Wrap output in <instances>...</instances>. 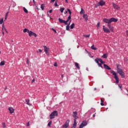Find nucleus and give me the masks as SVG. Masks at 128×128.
<instances>
[{"label": "nucleus", "instance_id": "nucleus-52", "mask_svg": "<svg viewBox=\"0 0 128 128\" xmlns=\"http://www.w3.org/2000/svg\"><path fill=\"white\" fill-rule=\"evenodd\" d=\"M56 0H51V2H54Z\"/></svg>", "mask_w": 128, "mask_h": 128}, {"label": "nucleus", "instance_id": "nucleus-45", "mask_svg": "<svg viewBox=\"0 0 128 128\" xmlns=\"http://www.w3.org/2000/svg\"><path fill=\"white\" fill-rule=\"evenodd\" d=\"M54 66H58V64L56 62L54 64Z\"/></svg>", "mask_w": 128, "mask_h": 128}, {"label": "nucleus", "instance_id": "nucleus-15", "mask_svg": "<svg viewBox=\"0 0 128 128\" xmlns=\"http://www.w3.org/2000/svg\"><path fill=\"white\" fill-rule=\"evenodd\" d=\"M120 64H116V68H117V72H118V70H122V68H120Z\"/></svg>", "mask_w": 128, "mask_h": 128}, {"label": "nucleus", "instance_id": "nucleus-41", "mask_svg": "<svg viewBox=\"0 0 128 128\" xmlns=\"http://www.w3.org/2000/svg\"><path fill=\"white\" fill-rule=\"evenodd\" d=\"M50 124H52V121H50V122L48 123V126H50Z\"/></svg>", "mask_w": 128, "mask_h": 128}, {"label": "nucleus", "instance_id": "nucleus-30", "mask_svg": "<svg viewBox=\"0 0 128 128\" xmlns=\"http://www.w3.org/2000/svg\"><path fill=\"white\" fill-rule=\"evenodd\" d=\"M66 30H70V24H68L66 26Z\"/></svg>", "mask_w": 128, "mask_h": 128}, {"label": "nucleus", "instance_id": "nucleus-63", "mask_svg": "<svg viewBox=\"0 0 128 128\" xmlns=\"http://www.w3.org/2000/svg\"><path fill=\"white\" fill-rule=\"evenodd\" d=\"M62 78H64V76L63 75H62Z\"/></svg>", "mask_w": 128, "mask_h": 128}, {"label": "nucleus", "instance_id": "nucleus-5", "mask_svg": "<svg viewBox=\"0 0 128 128\" xmlns=\"http://www.w3.org/2000/svg\"><path fill=\"white\" fill-rule=\"evenodd\" d=\"M118 74H120L122 78H124V72H122V69H121V70H119L118 71Z\"/></svg>", "mask_w": 128, "mask_h": 128}, {"label": "nucleus", "instance_id": "nucleus-46", "mask_svg": "<svg viewBox=\"0 0 128 128\" xmlns=\"http://www.w3.org/2000/svg\"><path fill=\"white\" fill-rule=\"evenodd\" d=\"M30 126V122H27L26 124V126Z\"/></svg>", "mask_w": 128, "mask_h": 128}, {"label": "nucleus", "instance_id": "nucleus-32", "mask_svg": "<svg viewBox=\"0 0 128 128\" xmlns=\"http://www.w3.org/2000/svg\"><path fill=\"white\" fill-rule=\"evenodd\" d=\"M2 22H4V18H1L0 20V24H2Z\"/></svg>", "mask_w": 128, "mask_h": 128}, {"label": "nucleus", "instance_id": "nucleus-6", "mask_svg": "<svg viewBox=\"0 0 128 128\" xmlns=\"http://www.w3.org/2000/svg\"><path fill=\"white\" fill-rule=\"evenodd\" d=\"M70 124V120H67L65 124L62 125V128H66Z\"/></svg>", "mask_w": 128, "mask_h": 128}, {"label": "nucleus", "instance_id": "nucleus-58", "mask_svg": "<svg viewBox=\"0 0 128 128\" xmlns=\"http://www.w3.org/2000/svg\"><path fill=\"white\" fill-rule=\"evenodd\" d=\"M6 18H8V16H6L5 17V20H6Z\"/></svg>", "mask_w": 128, "mask_h": 128}, {"label": "nucleus", "instance_id": "nucleus-4", "mask_svg": "<svg viewBox=\"0 0 128 128\" xmlns=\"http://www.w3.org/2000/svg\"><path fill=\"white\" fill-rule=\"evenodd\" d=\"M104 4H106V2H104V1L103 0H100V1L97 4V6H104Z\"/></svg>", "mask_w": 128, "mask_h": 128}, {"label": "nucleus", "instance_id": "nucleus-14", "mask_svg": "<svg viewBox=\"0 0 128 128\" xmlns=\"http://www.w3.org/2000/svg\"><path fill=\"white\" fill-rule=\"evenodd\" d=\"M8 110L10 114H12L14 112V110L13 109V108L11 107L8 108Z\"/></svg>", "mask_w": 128, "mask_h": 128}, {"label": "nucleus", "instance_id": "nucleus-1", "mask_svg": "<svg viewBox=\"0 0 128 128\" xmlns=\"http://www.w3.org/2000/svg\"><path fill=\"white\" fill-rule=\"evenodd\" d=\"M103 22H105V24H107V26L112 32H114V27L112 26L110 24L112 22H118V19L112 18L110 19L104 18L103 20Z\"/></svg>", "mask_w": 128, "mask_h": 128}, {"label": "nucleus", "instance_id": "nucleus-16", "mask_svg": "<svg viewBox=\"0 0 128 128\" xmlns=\"http://www.w3.org/2000/svg\"><path fill=\"white\" fill-rule=\"evenodd\" d=\"M76 112H73V117H74L75 118V120H76V118H78V116H76Z\"/></svg>", "mask_w": 128, "mask_h": 128}, {"label": "nucleus", "instance_id": "nucleus-2", "mask_svg": "<svg viewBox=\"0 0 128 128\" xmlns=\"http://www.w3.org/2000/svg\"><path fill=\"white\" fill-rule=\"evenodd\" d=\"M56 116H58V111L54 110L50 115V119L52 120V118H54Z\"/></svg>", "mask_w": 128, "mask_h": 128}, {"label": "nucleus", "instance_id": "nucleus-3", "mask_svg": "<svg viewBox=\"0 0 128 128\" xmlns=\"http://www.w3.org/2000/svg\"><path fill=\"white\" fill-rule=\"evenodd\" d=\"M70 20H68V19H67V20H64L62 19H61L60 18H58V21L60 22V24H64L66 25L68 24V21Z\"/></svg>", "mask_w": 128, "mask_h": 128}, {"label": "nucleus", "instance_id": "nucleus-53", "mask_svg": "<svg viewBox=\"0 0 128 128\" xmlns=\"http://www.w3.org/2000/svg\"><path fill=\"white\" fill-rule=\"evenodd\" d=\"M118 86L119 88H122V84H119Z\"/></svg>", "mask_w": 128, "mask_h": 128}, {"label": "nucleus", "instance_id": "nucleus-20", "mask_svg": "<svg viewBox=\"0 0 128 128\" xmlns=\"http://www.w3.org/2000/svg\"><path fill=\"white\" fill-rule=\"evenodd\" d=\"M104 68L106 70H111L110 68V66H108L106 64H104Z\"/></svg>", "mask_w": 128, "mask_h": 128}, {"label": "nucleus", "instance_id": "nucleus-44", "mask_svg": "<svg viewBox=\"0 0 128 128\" xmlns=\"http://www.w3.org/2000/svg\"><path fill=\"white\" fill-rule=\"evenodd\" d=\"M54 6H58V3L56 2H55Z\"/></svg>", "mask_w": 128, "mask_h": 128}, {"label": "nucleus", "instance_id": "nucleus-42", "mask_svg": "<svg viewBox=\"0 0 128 128\" xmlns=\"http://www.w3.org/2000/svg\"><path fill=\"white\" fill-rule=\"evenodd\" d=\"M2 128H6V123H2Z\"/></svg>", "mask_w": 128, "mask_h": 128}, {"label": "nucleus", "instance_id": "nucleus-27", "mask_svg": "<svg viewBox=\"0 0 128 128\" xmlns=\"http://www.w3.org/2000/svg\"><path fill=\"white\" fill-rule=\"evenodd\" d=\"M40 8H41L42 10H44V4H42L40 6Z\"/></svg>", "mask_w": 128, "mask_h": 128}, {"label": "nucleus", "instance_id": "nucleus-8", "mask_svg": "<svg viewBox=\"0 0 128 128\" xmlns=\"http://www.w3.org/2000/svg\"><path fill=\"white\" fill-rule=\"evenodd\" d=\"M103 30L104 32H106L108 34L110 32V30L108 29V28H106L104 26H103Z\"/></svg>", "mask_w": 128, "mask_h": 128}, {"label": "nucleus", "instance_id": "nucleus-22", "mask_svg": "<svg viewBox=\"0 0 128 128\" xmlns=\"http://www.w3.org/2000/svg\"><path fill=\"white\" fill-rule=\"evenodd\" d=\"M83 18H84L86 22L88 20V15L87 14H84Z\"/></svg>", "mask_w": 128, "mask_h": 128}, {"label": "nucleus", "instance_id": "nucleus-12", "mask_svg": "<svg viewBox=\"0 0 128 128\" xmlns=\"http://www.w3.org/2000/svg\"><path fill=\"white\" fill-rule=\"evenodd\" d=\"M67 10L68 12L70 15L68 16V20H72V11H70V10L68 8Z\"/></svg>", "mask_w": 128, "mask_h": 128}, {"label": "nucleus", "instance_id": "nucleus-26", "mask_svg": "<svg viewBox=\"0 0 128 128\" xmlns=\"http://www.w3.org/2000/svg\"><path fill=\"white\" fill-rule=\"evenodd\" d=\"M24 32H28H28H30V30L26 28H24L23 30Z\"/></svg>", "mask_w": 128, "mask_h": 128}, {"label": "nucleus", "instance_id": "nucleus-25", "mask_svg": "<svg viewBox=\"0 0 128 128\" xmlns=\"http://www.w3.org/2000/svg\"><path fill=\"white\" fill-rule=\"evenodd\" d=\"M75 66L78 70H80V66H78V62H75Z\"/></svg>", "mask_w": 128, "mask_h": 128}, {"label": "nucleus", "instance_id": "nucleus-39", "mask_svg": "<svg viewBox=\"0 0 128 128\" xmlns=\"http://www.w3.org/2000/svg\"><path fill=\"white\" fill-rule=\"evenodd\" d=\"M115 80H116V84H118V82H119V81H118L119 78H117L116 79H115Z\"/></svg>", "mask_w": 128, "mask_h": 128}, {"label": "nucleus", "instance_id": "nucleus-54", "mask_svg": "<svg viewBox=\"0 0 128 128\" xmlns=\"http://www.w3.org/2000/svg\"><path fill=\"white\" fill-rule=\"evenodd\" d=\"M38 50L40 52H42V50L40 49H39Z\"/></svg>", "mask_w": 128, "mask_h": 128}, {"label": "nucleus", "instance_id": "nucleus-9", "mask_svg": "<svg viewBox=\"0 0 128 128\" xmlns=\"http://www.w3.org/2000/svg\"><path fill=\"white\" fill-rule=\"evenodd\" d=\"M111 74H112V76H114V78H115V80L116 78H118V77L116 75V72H114V70H112Z\"/></svg>", "mask_w": 128, "mask_h": 128}, {"label": "nucleus", "instance_id": "nucleus-60", "mask_svg": "<svg viewBox=\"0 0 128 128\" xmlns=\"http://www.w3.org/2000/svg\"><path fill=\"white\" fill-rule=\"evenodd\" d=\"M94 90H96V88H94Z\"/></svg>", "mask_w": 128, "mask_h": 128}, {"label": "nucleus", "instance_id": "nucleus-23", "mask_svg": "<svg viewBox=\"0 0 128 128\" xmlns=\"http://www.w3.org/2000/svg\"><path fill=\"white\" fill-rule=\"evenodd\" d=\"M102 58H108V54H104L102 56Z\"/></svg>", "mask_w": 128, "mask_h": 128}, {"label": "nucleus", "instance_id": "nucleus-36", "mask_svg": "<svg viewBox=\"0 0 128 128\" xmlns=\"http://www.w3.org/2000/svg\"><path fill=\"white\" fill-rule=\"evenodd\" d=\"M12 4H13V6H12L13 8H14V6H16V4L14 2H12Z\"/></svg>", "mask_w": 128, "mask_h": 128}, {"label": "nucleus", "instance_id": "nucleus-24", "mask_svg": "<svg viewBox=\"0 0 128 128\" xmlns=\"http://www.w3.org/2000/svg\"><path fill=\"white\" fill-rule=\"evenodd\" d=\"M23 10L26 14H28V10H26V8L24 7L23 8Z\"/></svg>", "mask_w": 128, "mask_h": 128}, {"label": "nucleus", "instance_id": "nucleus-59", "mask_svg": "<svg viewBox=\"0 0 128 128\" xmlns=\"http://www.w3.org/2000/svg\"><path fill=\"white\" fill-rule=\"evenodd\" d=\"M66 2L68 4V0H66Z\"/></svg>", "mask_w": 128, "mask_h": 128}, {"label": "nucleus", "instance_id": "nucleus-10", "mask_svg": "<svg viewBox=\"0 0 128 128\" xmlns=\"http://www.w3.org/2000/svg\"><path fill=\"white\" fill-rule=\"evenodd\" d=\"M44 52H45L46 54H50L48 52V50H50V48H48V47H46V46H44Z\"/></svg>", "mask_w": 128, "mask_h": 128}, {"label": "nucleus", "instance_id": "nucleus-28", "mask_svg": "<svg viewBox=\"0 0 128 128\" xmlns=\"http://www.w3.org/2000/svg\"><path fill=\"white\" fill-rule=\"evenodd\" d=\"M26 104H28L30 106L29 102H30V99H26Z\"/></svg>", "mask_w": 128, "mask_h": 128}, {"label": "nucleus", "instance_id": "nucleus-11", "mask_svg": "<svg viewBox=\"0 0 128 128\" xmlns=\"http://www.w3.org/2000/svg\"><path fill=\"white\" fill-rule=\"evenodd\" d=\"M28 34H29V36H36V34L32 31H29Z\"/></svg>", "mask_w": 128, "mask_h": 128}, {"label": "nucleus", "instance_id": "nucleus-50", "mask_svg": "<svg viewBox=\"0 0 128 128\" xmlns=\"http://www.w3.org/2000/svg\"><path fill=\"white\" fill-rule=\"evenodd\" d=\"M34 81H35V80H34V79H33V80H32V83L34 82Z\"/></svg>", "mask_w": 128, "mask_h": 128}, {"label": "nucleus", "instance_id": "nucleus-37", "mask_svg": "<svg viewBox=\"0 0 128 128\" xmlns=\"http://www.w3.org/2000/svg\"><path fill=\"white\" fill-rule=\"evenodd\" d=\"M84 9L82 8H81V11L80 12V14H84Z\"/></svg>", "mask_w": 128, "mask_h": 128}, {"label": "nucleus", "instance_id": "nucleus-55", "mask_svg": "<svg viewBox=\"0 0 128 128\" xmlns=\"http://www.w3.org/2000/svg\"><path fill=\"white\" fill-rule=\"evenodd\" d=\"M68 14V11H66V12H64V14Z\"/></svg>", "mask_w": 128, "mask_h": 128}, {"label": "nucleus", "instance_id": "nucleus-51", "mask_svg": "<svg viewBox=\"0 0 128 128\" xmlns=\"http://www.w3.org/2000/svg\"><path fill=\"white\" fill-rule=\"evenodd\" d=\"M8 12H7L6 13V16H8Z\"/></svg>", "mask_w": 128, "mask_h": 128}, {"label": "nucleus", "instance_id": "nucleus-34", "mask_svg": "<svg viewBox=\"0 0 128 128\" xmlns=\"http://www.w3.org/2000/svg\"><path fill=\"white\" fill-rule=\"evenodd\" d=\"M64 8H60V12H64Z\"/></svg>", "mask_w": 128, "mask_h": 128}, {"label": "nucleus", "instance_id": "nucleus-29", "mask_svg": "<svg viewBox=\"0 0 128 128\" xmlns=\"http://www.w3.org/2000/svg\"><path fill=\"white\" fill-rule=\"evenodd\" d=\"M70 28H71V30H72V28H74V24H72L70 26Z\"/></svg>", "mask_w": 128, "mask_h": 128}, {"label": "nucleus", "instance_id": "nucleus-62", "mask_svg": "<svg viewBox=\"0 0 128 128\" xmlns=\"http://www.w3.org/2000/svg\"><path fill=\"white\" fill-rule=\"evenodd\" d=\"M6 88H7V87H6V88H5V90H6Z\"/></svg>", "mask_w": 128, "mask_h": 128}, {"label": "nucleus", "instance_id": "nucleus-33", "mask_svg": "<svg viewBox=\"0 0 128 128\" xmlns=\"http://www.w3.org/2000/svg\"><path fill=\"white\" fill-rule=\"evenodd\" d=\"M100 102H101V103H100L101 106H104V100H102V99L101 98Z\"/></svg>", "mask_w": 128, "mask_h": 128}, {"label": "nucleus", "instance_id": "nucleus-21", "mask_svg": "<svg viewBox=\"0 0 128 128\" xmlns=\"http://www.w3.org/2000/svg\"><path fill=\"white\" fill-rule=\"evenodd\" d=\"M97 60H98V62H100L101 64H104V62L102 61V58H98Z\"/></svg>", "mask_w": 128, "mask_h": 128}, {"label": "nucleus", "instance_id": "nucleus-40", "mask_svg": "<svg viewBox=\"0 0 128 128\" xmlns=\"http://www.w3.org/2000/svg\"><path fill=\"white\" fill-rule=\"evenodd\" d=\"M52 30L55 34H56V30H54V28H52Z\"/></svg>", "mask_w": 128, "mask_h": 128}, {"label": "nucleus", "instance_id": "nucleus-17", "mask_svg": "<svg viewBox=\"0 0 128 128\" xmlns=\"http://www.w3.org/2000/svg\"><path fill=\"white\" fill-rule=\"evenodd\" d=\"M76 120H74V124H73V126L72 127V128H76Z\"/></svg>", "mask_w": 128, "mask_h": 128}, {"label": "nucleus", "instance_id": "nucleus-13", "mask_svg": "<svg viewBox=\"0 0 128 128\" xmlns=\"http://www.w3.org/2000/svg\"><path fill=\"white\" fill-rule=\"evenodd\" d=\"M113 7L115 10H120V6H118L116 5V4L113 3L112 4Z\"/></svg>", "mask_w": 128, "mask_h": 128}, {"label": "nucleus", "instance_id": "nucleus-64", "mask_svg": "<svg viewBox=\"0 0 128 128\" xmlns=\"http://www.w3.org/2000/svg\"><path fill=\"white\" fill-rule=\"evenodd\" d=\"M102 88H104V86H102Z\"/></svg>", "mask_w": 128, "mask_h": 128}, {"label": "nucleus", "instance_id": "nucleus-38", "mask_svg": "<svg viewBox=\"0 0 128 128\" xmlns=\"http://www.w3.org/2000/svg\"><path fill=\"white\" fill-rule=\"evenodd\" d=\"M100 22H98L97 24V28H100Z\"/></svg>", "mask_w": 128, "mask_h": 128}, {"label": "nucleus", "instance_id": "nucleus-19", "mask_svg": "<svg viewBox=\"0 0 128 128\" xmlns=\"http://www.w3.org/2000/svg\"><path fill=\"white\" fill-rule=\"evenodd\" d=\"M4 30L6 32V34H8V30H6V28L4 27V24H2V32H4Z\"/></svg>", "mask_w": 128, "mask_h": 128}, {"label": "nucleus", "instance_id": "nucleus-31", "mask_svg": "<svg viewBox=\"0 0 128 128\" xmlns=\"http://www.w3.org/2000/svg\"><path fill=\"white\" fill-rule=\"evenodd\" d=\"M91 48H92V50H96V48H94V45H92L91 46Z\"/></svg>", "mask_w": 128, "mask_h": 128}, {"label": "nucleus", "instance_id": "nucleus-49", "mask_svg": "<svg viewBox=\"0 0 128 128\" xmlns=\"http://www.w3.org/2000/svg\"><path fill=\"white\" fill-rule=\"evenodd\" d=\"M28 62H29L28 58H27V59H26V63H27L28 64Z\"/></svg>", "mask_w": 128, "mask_h": 128}, {"label": "nucleus", "instance_id": "nucleus-47", "mask_svg": "<svg viewBox=\"0 0 128 128\" xmlns=\"http://www.w3.org/2000/svg\"><path fill=\"white\" fill-rule=\"evenodd\" d=\"M68 22H69V24H69V26H70V22H72L71 19L70 20H69Z\"/></svg>", "mask_w": 128, "mask_h": 128}, {"label": "nucleus", "instance_id": "nucleus-48", "mask_svg": "<svg viewBox=\"0 0 128 128\" xmlns=\"http://www.w3.org/2000/svg\"><path fill=\"white\" fill-rule=\"evenodd\" d=\"M49 12L50 14H52V10H50Z\"/></svg>", "mask_w": 128, "mask_h": 128}, {"label": "nucleus", "instance_id": "nucleus-7", "mask_svg": "<svg viewBox=\"0 0 128 128\" xmlns=\"http://www.w3.org/2000/svg\"><path fill=\"white\" fill-rule=\"evenodd\" d=\"M88 124V123L86 121H83L80 124L79 128H82L84 126H86Z\"/></svg>", "mask_w": 128, "mask_h": 128}, {"label": "nucleus", "instance_id": "nucleus-35", "mask_svg": "<svg viewBox=\"0 0 128 128\" xmlns=\"http://www.w3.org/2000/svg\"><path fill=\"white\" fill-rule=\"evenodd\" d=\"M0 66H4V62H1L0 63Z\"/></svg>", "mask_w": 128, "mask_h": 128}, {"label": "nucleus", "instance_id": "nucleus-57", "mask_svg": "<svg viewBox=\"0 0 128 128\" xmlns=\"http://www.w3.org/2000/svg\"><path fill=\"white\" fill-rule=\"evenodd\" d=\"M92 116H93V118H94V116H96V114H94Z\"/></svg>", "mask_w": 128, "mask_h": 128}, {"label": "nucleus", "instance_id": "nucleus-43", "mask_svg": "<svg viewBox=\"0 0 128 128\" xmlns=\"http://www.w3.org/2000/svg\"><path fill=\"white\" fill-rule=\"evenodd\" d=\"M90 34L88 35H84V36L85 38H90Z\"/></svg>", "mask_w": 128, "mask_h": 128}, {"label": "nucleus", "instance_id": "nucleus-61", "mask_svg": "<svg viewBox=\"0 0 128 128\" xmlns=\"http://www.w3.org/2000/svg\"><path fill=\"white\" fill-rule=\"evenodd\" d=\"M126 36H128V32L126 33Z\"/></svg>", "mask_w": 128, "mask_h": 128}, {"label": "nucleus", "instance_id": "nucleus-56", "mask_svg": "<svg viewBox=\"0 0 128 128\" xmlns=\"http://www.w3.org/2000/svg\"><path fill=\"white\" fill-rule=\"evenodd\" d=\"M2 32L3 36H4V31H2Z\"/></svg>", "mask_w": 128, "mask_h": 128}, {"label": "nucleus", "instance_id": "nucleus-18", "mask_svg": "<svg viewBox=\"0 0 128 128\" xmlns=\"http://www.w3.org/2000/svg\"><path fill=\"white\" fill-rule=\"evenodd\" d=\"M95 62H96V64H98V66H100V68H102V64H100V62H98V60L95 59Z\"/></svg>", "mask_w": 128, "mask_h": 128}]
</instances>
